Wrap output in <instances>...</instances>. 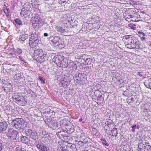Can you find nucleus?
<instances>
[{"mask_svg": "<svg viewBox=\"0 0 151 151\" xmlns=\"http://www.w3.org/2000/svg\"><path fill=\"white\" fill-rule=\"evenodd\" d=\"M59 138L62 140L63 142L65 141L66 140L68 139V136L66 134L65 135H62V136H58Z\"/></svg>", "mask_w": 151, "mask_h": 151, "instance_id": "nucleus-28", "label": "nucleus"}, {"mask_svg": "<svg viewBox=\"0 0 151 151\" xmlns=\"http://www.w3.org/2000/svg\"><path fill=\"white\" fill-rule=\"evenodd\" d=\"M136 127L137 125H134L132 127V129H135V128Z\"/></svg>", "mask_w": 151, "mask_h": 151, "instance_id": "nucleus-43", "label": "nucleus"}, {"mask_svg": "<svg viewBox=\"0 0 151 151\" xmlns=\"http://www.w3.org/2000/svg\"><path fill=\"white\" fill-rule=\"evenodd\" d=\"M137 75H139L141 77L142 76V75L141 74V73L140 72H138L137 73Z\"/></svg>", "mask_w": 151, "mask_h": 151, "instance_id": "nucleus-42", "label": "nucleus"}, {"mask_svg": "<svg viewBox=\"0 0 151 151\" xmlns=\"http://www.w3.org/2000/svg\"><path fill=\"white\" fill-rule=\"evenodd\" d=\"M66 146L69 151H75L76 149L75 145L71 143H68Z\"/></svg>", "mask_w": 151, "mask_h": 151, "instance_id": "nucleus-15", "label": "nucleus"}, {"mask_svg": "<svg viewBox=\"0 0 151 151\" xmlns=\"http://www.w3.org/2000/svg\"><path fill=\"white\" fill-rule=\"evenodd\" d=\"M48 135L47 132L45 131H42V133H40V138L46 136V135L47 136Z\"/></svg>", "mask_w": 151, "mask_h": 151, "instance_id": "nucleus-30", "label": "nucleus"}, {"mask_svg": "<svg viewBox=\"0 0 151 151\" xmlns=\"http://www.w3.org/2000/svg\"><path fill=\"white\" fill-rule=\"evenodd\" d=\"M115 129L117 130V129H116V128H115Z\"/></svg>", "mask_w": 151, "mask_h": 151, "instance_id": "nucleus-52", "label": "nucleus"}, {"mask_svg": "<svg viewBox=\"0 0 151 151\" xmlns=\"http://www.w3.org/2000/svg\"><path fill=\"white\" fill-rule=\"evenodd\" d=\"M123 40L125 42L136 41L137 40L136 37L132 35H127L124 36Z\"/></svg>", "mask_w": 151, "mask_h": 151, "instance_id": "nucleus-9", "label": "nucleus"}, {"mask_svg": "<svg viewBox=\"0 0 151 151\" xmlns=\"http://www.w3.org/2000/svg\"><path fill=\"white\" fill-rule=\"evenodd\" d=\"M136 128L137 129H139V125H137L136 127Z\"/></svg>", "mask_w": 151, "mask_h": 151, "instance_id": "nucleus-46", "label": "nucleus"}, {"mask_svg": "<svg viewBox=\"0 0 151 151\" xmlns=\"http://www.w3.org/2000/svg\"><path fill=\"white\" fill-rule=\"evenodd\" d=\"M138 33L140 35L143 36H145L146 35L145 33H144L143 32H141L140 31H138Z\"/></svg>", "mask_w": 151, "mask_h": 151, "instance_id": "nucleus-40", "label": "nucleus"}, {"mask_svg": "<svg viewBox=\"0 0 151 151\" xmlns=\"http://www.w3.org/2000/svg\"><path fill=\"white\" fill-rule=\"evenodd\" d=\"M32 139L35 140H39L38 139V136L37 133L33 131V133L29 137Z\"/></svg>", "mask_w": 151, "mask_h": 151, "instance_id": "nucleus-18", "label": "nucleus"}, {"mask_svg": "<svg viewBox=\"0 0 151 151\" xmlns=\"http://www.w3.org/2000/svg\"><path fill=\"white\" fill-rule=\"evenodd\" d=\"M13 98L15 99V100H16L15 102H16V103L17 104V101H18L19 100H20V99L18 97H16L15 96H14L13 97Z\"/></svg>", "mask_w": 151, "mask_h": 151, "instance_id": "nucleus-39", "label": "nucleus"}, {"mask_svg": "<svg viewBox=\"0 0 151 151\" xmlns=\"http://www.w3.org/2000/svg\"><path fill=\"white\" fill-rule=\"evenodd\" d=\"M50 138H51L48 135L41 138L40 139L42 142L45 143H46L48 141Z\"/></svg>", "mask_w": 151, "mask_h": 151, "instance_id": "nucleus-25", "label": "nucleus"}, {"mask_svg": "<svg viewBox=\"0 0 151 151\" xmlns=\"http://www.w3.org/2000/svg\"><path fill=\"white\" fill-rule=\"evenodd\" d=\"M60 39L58 37H55L53 39L50 41L52 42L53 45L55 46L59 45L60 44Z\"/></svg>", "mask_w": 151, "mask_h": 151, "instance_id": "nucleus-13", "label": "nucleus"}, {"mask_svg": "<svg viewBox=\"0 0 151 151\" xmlns=\"http://www.w3.org/2000/svg\"><path fill=\"white\" fill-rule=\"evenodd\" d=\"M44 36L45 37H47L48 36V34L47 33H45L44 34Z\"/></svg>", "mask_w": 151, "mask_h": 151, "instance_id": "nucleus-44", "label": "nucleus"}, {"mask_svg": "<svg viewBox=\"0 0 151 151\" xmlns=\"http://www.w3.org/2000/svg\"><path fill=\"white\" fill-rule=\"evenodd\" d=\"M28 37V35L26 34L20 35L19 40L20 41H24L27 39Z\"/></svg>", "mask_w": 151, "mask_h": 151, "instance_id": "nucleus-19", "label": "nucleus"}, {"mask_svg": "<svg viewBox=\"0 0 151 151\" xmlns=\"http://www.w3.org/2000/svg\"><path fill=\"white\" fill-rule=\"evenodd\" d=\"M18 132L13 129H8L6 135L9 139L11 140L15 139L17 137Z\"/></svg>", "mask_w": 151, "mask_h": 151, "instance_id": "nucleus-6", "label": "nucleus"}, {"mask_svg": "<svg viewBox=\"0 0 151 151\" xmlns=\"http://www.w3.org/2000/svg\"><path fill=\"white\" fill-rule=\"evenodd\" d=\"M32 8L30 5L27 3L26 4L24 7L21 10L20 14L23 16H28L30 14Z\"/></svg>", "mask_w": 151, "mask_h": 151, "instance_id": "nucleus-4", "label": "nucleus"}, {"mask_svg": "<svg viewBox=\"0 0 151 151\" xmlns=\"http://www.w3.org/2000/svg\"><path fill=\"white\" fill-rule=\"evenodd\" d=\"M101 140L102 142V143L103 144V145H105L106 146H109V144L107 142L105 139L102 138L101 139Z\"/></svg>", "mask_w": 151, "mask_h": 151, "instance_id": "nucleus-32", "label": "nucleus"}, {"mask_svg": "<svg viewBox=\"0 0 151 151\" xmlns=\"http://www.w3.org/2000/svg\"><path fill=\"white\" fill-rule=\"evenodd\" d=\"M141 143H140L139 145L138 148L139 149L138 151H145L144 149L143 148H142L141 147V146L142 145Z\"/></svg>", "mask_w": 151, "mask_h": 151, "instance_id": "nucleus-36", "label": "nucleus"}, {"mask_svg": "<svg viewBox=\"0 0 151 151\" xmlns=\"http://www.w3.org/2000/svg\"><path fill=\"white\" fill-rule=\"evenodd\" d=\"M15 50H14L12 49V52L9 53V55L12 56L13 57H16Z\"/></svg>", "mask_w": 151, "mask_h": 151, "instance_id": "nucleus-33", "label": "nucleus"}, {"mask_svg": "<svg viewBox=\"0 0 151 151\" xmlns=\"http://www.w3.org/2000/svg\"><path fill=\"white\" fill-rule=\"evenodd\" d=\"M2 141L0 140V151H1L4 148L3 145L2 143Z\"/></svg>", "mask_w": 151, "mask_h": 151, "instance_id": "nucleus-38", "label": "nucleus"}, {"mask_svg": "<svg viewBox=\"0 0 151 151\" xmlns=\"http://www.w3.org/2000/svg\"><path fill=\"white\" fill-rule=\"evenodd\" d=\"M132 132H134L135 131V129H132Z\"/></svg>", "mask_w": 151, "mask_h": 151, "instance_id": "nucleus-47", "label": "nucleus"}, {"mask_svg": "<svg viewBox=\"0 0 151 151\" xmlns=\"http://www.w3.org/2000/svg\"><path fill=\"white\" fill-rule=\"evenodd\" d=\"M57 149L59 151H69L65 148L64 146V144L63 142L62 141H59L57 143Z\"/></svg>", "mask_w": 151, "mask_h": 151, "instance_id": "nucleus-10", "label": "nucleus"}, {"mask_svg": "<svg viewBox=\"0 0 151 151\" xmlns=\"http://www.w3.org/2000/svg\"><path fill=\"white\" fill-rule=\"evenodd\" d=\"M27 103V100H25L24 98L20 99V100H19L17 101V104L19 105L24 106L26 105Z\"/></svg>", "mask_w": 151, "mask_h": 151, "instance_id": "nucleus-17", "label": "nucleus"}, {"mask_svg": "<svg viewBox=\"0 0 151 151\" xmlns=\"http://www.w3.org/2000/svg\"><path fill=\"white\" fill-rule=\"evenodd\" d=\"M145 36H143L141 37V39L142 41L144 40L146 38Z\"/></svg>", "mask_w": 151, "mask_h": 151, "instance_id": "nucleus-41", "label": "nucleus"}, {"mask_svg": "<svg viewBox=\"0 0 151 151\" xmlns=\"http://www.w3.org/2000/svg\"><path fill=\"white\" fill-rule=\"evenodd\" d=\"M66 132L63 131H60L58 132L56 134L58 136H62V135L66 134Z\"/></svg>", "mask_w": 151, "mask_h": 151, "instance_id": "nucleus-29", "label": "nucleus"}, {"mask_svg": "<svg viewBox=\"0 0 151 151\" xmlns=\"http://www.w3.org/2000/svg\"><path fill=\"white\" fill-rule=\"evenodd\" d=\"M30 21L33 26L35 28L38 27L39 24L43 23L42 19L37 14H35L34 16L32 17L31 18Z\"/></svg>", "mask_w": 151, "mask_h": 151, "instance_id": "nucleus-3", "label": "nucleus"}, {"mask_svg": "<svg viewBox=\"0 0 151 151\" xmlns=\"http://www.w3.org/2000/svg\"><path fill=\"white\" fill-rule=\"evenodd\" d=\"M29 146L28 145H26L25 148L20 147H17L16 149V151H27L26 149L28 148Z\"/></svg>", "mask_w": 151, "mask_h": 151, "instance_id": "nucleus-21", "label": "nucleus"}, {"mask_svg": "<svg viewBox=\"0 0 151 151\" xmlns=\"http://www.w3.org/2000/svg\"><path fill=\"white\" fill-rule=\"evenodd\" d=\"M55 28L57 31L61 34H63L66 32V30L62 27L57 26H55Z\"/></svg>", "mask_w": 151, "mask_h": 151, "instance_id": "nucleus-16", "label": "nucleus"}, {"mask_svg": "<svg viewBox=\"0 0 151 151\" xmlns=\"http://www.w3.org/2000/svg\"><path fill=\"white\" fill-rule=\"evenodd\" d=\"M21 141L22 142L25 144H28L29 141V139L25 136H22L21 138Z\"/></svg>", "mask_w": 151, "mask_h": 151, "instance_id": "nucleus-24", "label": "nucleus"}, {"mask_svg": "<svg viewBox=\"0 0 151 151\" xmlns=\"http://www.w3.org/2000/svg\"><path fill=\"white\" fill-rule=\"evenodd\" d=\"M82 120H83V119L82 118H81L79 119V121L80 122L82 121Z\"/></svg>", "mask_w": 151, "mask_h": 151, "instance_id": "nucleus-45", "label": "nucleus"}, {"mask_svg": "<svg viewBox=\"0 0 151 151\" xmlns=\"http://www.w3.org/2000/svg\"><path fill=\"white\" fill-rule=\"evenodd\" d=\"M12 117H9L8 120L9 122L12 121L11 124L15 129L18 130H23L27 127V123L23 119L17 118L10 120V119H12Z\"/></svg>", "mask_w": 151, "mask_h": 151, "instance_id": "nucleus-1", "label": "nucleus"}, {"mask_svg": "<svg viewBox=\"0 0 151 151\" xmlns=\"http://www.w3.org/2000/svg\"><path fill=\"white\" fill-rule=\"evenodd\" d=\"M38 79L39 80L41 81L42 83L43 84L45 83V79L43 77L40 76L38 77Z\"/></svg>", "mask_w": 151, "mask_h": 151, "instance_id": "nucleus-34", "label": "nucleus"}, {"mask_svg": "<svg viewBox=\"0 0 151 151\" xmlns=\"http://www.w3.org/2000/svg\"><path fill=\"white\" fill-rule=\"evenodd\" d=\"M7 123L5 122H0V132L5 131L7 127Z\"/></svg>", "mask_w": 151, "mask_h": 151, "instance_id": "nucleus-14", "label": "nucleus"}, {"mask_svg": "<svg viewBox=\"0 0 151 151\" xmlns=\"http://www.w3.org/2000/svg\"><path fill=\"white\" fill-rule=\"evenodd\" d=\"M129 18L131 17H132V15H129Z\"/></svg>", "mask_w": 151, "mask_h": 151, "instance_id": "nucleus-49", "label": "nucleus"}, {"mask_svg": "<svg viewBox=\"0 0 151 151\" xmlns=\"http://www.w3.org/2000/svg\"><path fill=\"white\" fill-rule=\"evenodd\" d=\"M16 57L19 59L21 61L24 62L25 63L24 58V55L22 54V49L17 48L15 49Z\"/></svg>", "mask_w": 151, "mask_h": 151, "instance_id": "nucleus-8", "label": "nucleus"}, {"mask_svg": "<svg viewBox=\"0 0 151 151\" xmlns=\"http://www.w3.org/2000/svg\"><path fill=\"white\" fill-rule=\"evenodd\" d=\"M78 139V140H79L81 141H82V142H85V143H86L87 141V139L86 138H82L81 137H79V139Z\"/></svg>", "mask_w": 151, "mask_h": 151, "instance_id": "nucleus-35", "label": "nucleus"}, {"mask_svg": "<svg viewBox=\"0 0 151 151\" xmlns=\"http://www.w3.org/2000/svg\"><path fill=\"white\" fill-rule=\"evenodd\" d=\"M88 60L89 61H91V59L90 58L88 59Z\"/></svg>", "mask_w": 151, "mask_h": 151, "instance_id": "nucleus-51", "label": "nucleus"}, {"mask_svg": "<svg viewBox=\"0 0 151 151\" xmlns=\"http://www.w3.org/2000/svg\"><path fill=\"white\" fill-rule=\"evenodd\" d=\"M40 140H36L35 144L37 147L41 151H49V148L47 146L42 142H39Z\"/></svg>", "mask_w": 151, "mask_h": 151, "instance_id": "nucleus-7", "label": "nucleus"}, {"mask_svg": "<svg viewBox=\"0 0 151 151\" xmlns=\"http://www.w3.org/2000/svg\"><path fill=\"white\" fill-rule=\"evenodd\" d=\"M39 42V37L38 34L35 32H32L30 35L29 38V44L30 47L32 48H34Z\"/></svg>", "mask_w": 151, "mask_h": 151, "instance_id": "nucleus-2", "label": "nucleus"}, {"mask_svg": "<svg viewBox=\"0 0 151 151\" xmlns=\"http://www.w3.org/2000/svg\"><path fill=\"white\" fill-rule=\"evenodd\" d=\"M76 142L78 144L81 145H83V144H85V142L81 141L79 140V141L77 140Z\"/></svg>", "mask_w": 151, "mask_h": 151, "instance_id": "nucleus-37", "label": "nucleus"}, {"mask_svg": "<svg viewBox=\"0 0 151 151\" xmlns=\"http://www.w3.org/2000/svg\"><path fill=\"white\" fill-rule=\"evenodd\" d=\"M6 9H3L2 12H4L6 16L9 17L10 15L9 9L8 8H7L6 6Z\"/></svg>", "mask_w": 151, "mask_h": 151, "instance_id": "nucleus-26", "label": "nucleus"}, {"mask_svg": "<svg viewBox=\"0 0 151 151\" xmlns=\"http://www.w3.org/2000/svg\"><path fill=\"white\" fill-rule=\"evenodd\" d=\"M67 65H68L67 67H68L70 69V70H71L73 69L74 67L76 66V64L74 62H69V64L67 62Z\"/></svg>", "mask_w": 151, "mask_h": 151, "instance_id": "nucleus-23", "label": "nucleus"}, {"mask_svg": "<svg viewBox=\"0 0 151 151\" xmlns=\"http://www.w3.org/2000/svg\"><path fill=\"white\" fill-rule=\"evenodd\" d=\"M149 46L151 47V42L150 43Z\"/></svg>", "mask_w": 151, "mask_h": 151, "instance_id": "nucleus-50", "label": "nucleus"}, {"mask_svg": "<svg viewBox=\"0 0 151 151\" xmlns=\"http://www.w3.org/2000/svg\"><path fill=\"white\" fill-rule=\"evenodd\" d=\"M33 131L30 129H27L25 131V133L27 136L30 137L33 133Z\"/></svg>", "mask_w": 151, "mask_h": 151, "instance_id": "nucleus-27", "label": "nucleus"}, {"mask_svg": "<svg viewBox=\"0 0 151 151\" xmlns=\"http://www.w3.org/2000/svg\"><path fill=\"white\" fill-rule=\"evenodd\" d=\"M79 78L81 81H83L84 80L86 79V76L85 74L83 73H79L78 74Z\"/></svg>", "mask_w": 151, "mask_h": 151, "instance_id": "nucleus-20", "label": "nucleus"}, {"mask_svg": "<svg viewBox=\"0 0 151 151\" xmlns=\"http://www.w3.org/2000/svg\"><path fill=\"white\" fill-rule=\"evenodd\" d=\"M53 61L57 64L58 66L62 68H65L68 67V65H67V62L64 60H60L59 58L58 57L55 56L53 59Z\"/></svg>", "mask_w": 151, "mask_h": 151, "instance_id": "nucleus-5", "label": "nucleus"}, {"mask_svg": "<svg viewBox=\"0 0 151 151\" xmlns=\"http://www.w3.org/2000/svg\"><path fill=\"white\" fill-rule=\"evenodd\" d=\"M43 54V50L41 49H38L35 50L34 55V56L37 57L39 56L42 58H43V59L45 58V56Z\"/></svg>", "mask_w": 151, "mask_h": 151, "instance_id": "nucleus-12", "label": "nucleus"}, {"mask_svg": "<svg viewBox=\"0 0 151 151\" xmlns=\"http://www.w3.org/2000/svg\"><path fill=\"white\" fill-rule=\"evenodd\" d=\"M73 79L75 83H79L80 80L79 78L78 74H76L74 75L73 77Z\"/></svg>", "mask_w": 151, "mask_h": 151, "instance_id": "nucleus-22", "label": "nucleus"}, {"mask_svg": "<svg viewBox=\"0 0 151 151\" xmlns=\"http://www.w3.org/2000/svg\"><path fill=\"white\" fill-rule=\"evenodd\" d=\"M15 23L18 25H22V22L19 19H16L14 20Z\"/></svg>", "mask_w": 151, "mask_h": 151, "instance_id": "nucleus-31", "label": "nucleus"}, {"mask_svg": "<svg viewBox=\"0 0 151 151\" xmlns=\"http://www.w3.org/2000/svg\"><path fill=\"white\" fill-rule=\"evenodd\" d=\"M138 41L128 42L127 44L126 45V46L129 49H133L136 47V45H138Z\"/></svg>", "mask_w": 151, "mask_h": 151, "instance_id": "nucleus-11", "label": "nucleus"}, {"mask_svg": "<svg viewBox=\"0 0 151 151\" xmlns=\"http://www.w3.org/2000/svg\"><path fill=\"white\" fill-rule=\"evenodd\" d=\"M62 86H63L64 88H65L66 87H67V86H65V85H62Z\"/></svg>", "mask_w": 151, "mask_h": 151, "instance_id": "nucleus-48", "label": "nucleus"}]
</instances>
